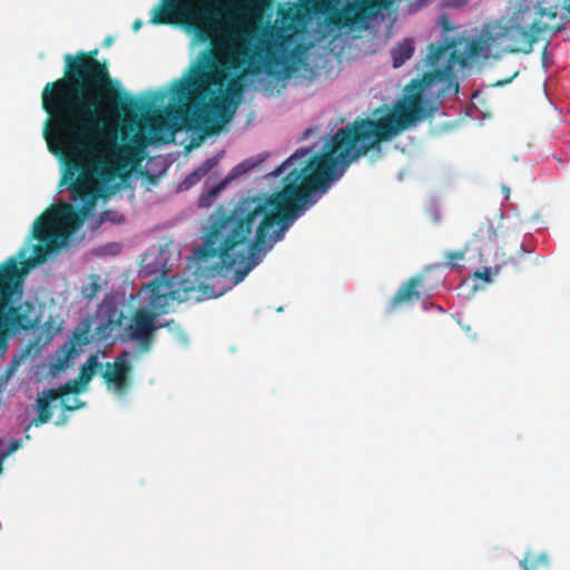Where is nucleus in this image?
I'll list each match as a JSON object with an SVG mask.
<instances>
[{"label":"nucleus","mask_w":570,"mask_h":570,"mask_svg":"<svg viewBox=\"0 0 570 570\" xmlns=\"http://www.w3.org/2000/svg\"><path fill=\"white\" fill-rule=\"evenodd\" d=\"M154 144L150 137L145 136L144 134H135L129 142L124 145H117L112 142L110 147H106L102 150L107 151L108 156L119 168V173L122 176L125 171H127L130 165L138 163L147 146Z\"/></svg>","instance_id":"ddd939ff"},{"label":"nucleus","mask_w":570,"mask_h":570,"mask_svg":"<svg viewBox=\"0 0 570 570\" xmlns=\"http://www.w3.org/2000/svg\"><path fill=\"white\" fill-rule=\"evenodd\" d=\"M414 53V43L412 39H404L399 42L391 50L393 60V68L401 67L406 60H409Z\"/></svg>","instance_id":"412c9836"},{"label":"nucleus","mask_w":570,"mask_h":570,"mask_svg":"<svg viewBox=\"0 0 570 570\" xmlns=\"http://www.w3.org/2000/svg\"><path fill=\"white\" fill-rule=\"evenodd\" d=\"M106 43H107V45H110V43H111V38H107V39H106Z\"/></svg>","instance_id":"473e14b6"},{"label":"nucleus","mask_w":570,"mask_h":570,"mask_svg":"<svg viewBox=\"0 0 570 570\" xmlns=\"http://www.w3.org/2000/svg\"><path fill=\"white\" fill-rule=\"evenodd\" d=\"M226 80V69L212 61L208 66L194 67L187 78L173 83V98L178 104L198 109L196 119L206 135L218 134L237 109V101L227 96L213 97V87L222 90Z\"/></svg>","instance_id":"7ed1b4c3"},{"label":"nucleus","mask_w":570,"mask_h":570,"mask_svg":"<svg viewBox=\"0 0 570 570\" xmlns=\"http://www.w3.org/2000/svg\"><path fill=\"white\" fill-rule=\"evenodd\" d=\"M422 284V276L415 275L409 278L395 293L387 306V312L393 313L401 306L409 304L413 301H419L421 294L419 286Z\"/></svg>","instance_id":"2eb2a0df"},{"label":"nucleus","mask_w":570,"mask_h":570,"mask_svg":"<svg viewBox=\"0 0 570 570\" xmlns=\"http://www.w3.org/2000/svg\"><path fill=\"white\" fill-rule=\"evenodd\" d=\"M16 257H10L0 265V357L8 348V340L18 331L33 328L36 321L31 318L33 306L23 303L9 306L13 296L22 294L24 272L19 268Z\"/></svg>","instance_id":"423d86ee"},{"label":"nucleus","mask_w":570,"mask_h":570,"mask_svg":"<svg viewBox=\"0 0 570 570\" xmlns=\"http://www.w3.org/2000/svg\"><path fill=\"white\" fill-rule=\"evenodd\" d=\"M391 0H353L346 2L342 9L334 11L328 21L338 28L366 29L368 20L380 9L389 8Z\"/></svg>","instance_id":"9d476101"},{"label":"nucleus","mask_w":570,"mask_h":570,"mask_svg":"<svg viewBox=\"0 0 570 570\" xmlns=\"http://www.w3.org/2000/svg\"><path fill=\"white\" fill-rule=\"evenodd\" d=\"M77 213L69 204L52 205L35 222L32 237L39 244L33 245L35 262L42 263L49 250L58 247V239L66 240L76 228Z\"/></svg>","instance_id":"6e6552de"},{"label":"nucleus","mask_w":570,"mask_h":570,"mask_svg":"<svg viewBox=\"0 0 570 570\" xmlns=\"http://www.w3.org/2000/svg\"><path fill=\"white\" fill-rule=\"evenodd\" d=\"M20 448V441H12L10 444H9V448H8V451H7V454H10L14 451H17L18 449Z\"/></svg>","instance_id":"c756f323"},{"label":"nucleus","mask_w":570,"mask_h":570,"mask_svg":"<svg viewBox=\"0 0 570 570\" xmlns=\"http://www.w3.org/2000/svg\"><path fill=\"white\" fill-rule=\"evenodd\" d=\"M501 235V224L495 226L494 223L490 219L482 222L480 227L475 230L474 237L482 244H492Z\"/></svg>","instance_id":"aec40b11"},{"label":"nucleus","mask_w":570,"mask_h":570,"mask_svg":"<svg viewBox=\"0 0 570 570\" xmlns=\"http://www.w3.org/2000/svg\"><path fill=\"white\" fill-rule=\"evenodd\" d=\"M98 49L65 56L62 78L46 83L41 92L42 109L48 115L43 137L50 153L67 155L63 183L73 199L81 203L87 216L99 197L96 177L111 183L121 177L108 154L92 159L102 138V118L117 104L120 92L106 62L97 59Z\"/></svg>","instance_id":"f03ea898"},{"label":"nucleus","mask_w":570,"mask_h":570,"mask_svg":"<svg viewBox=\"0 0 570 570\" xmlns=\"http://www.w3.org/2000/svg\"><path fill=\"white\" fill-rule=\"evenodd\" d=\"M520 566L524 570H539L541 568L548 569L550 566V559L546 552H542L539 556L527 552L524 558L521 560Z\"/></svg>","instance_id":"5701e85b"},{"label":"nucleus","mask_w":570,"mask_h":570,"mask_svg":"<svg viewBox=\"0 0 570 570\" xmlns=\"http://www.w3.org/2000/svg\"><path fill=\"white\" fill-rule=\"evenodd\" d=\"M124 320L125 315L122 311H119L115 306L110 307L108 309L107 318L96 330L99 338H108L114 331H117L122 326Z\"/></svg>","instance_id":"6ab92c4d"},{"label":"nucleus","mask_w":570,"mask_h":570,"mask_svg":"<svg viewBox=\"0 0 570 570\" xmlns=\"http://www.w3.org/2000/svg\"><path fill=\"white\" fill-rule=\"evenodd\" d=\"M272 0H240L230 6L227 12L224 27L237 29L244 39L253 40L257 38L258 24L262 23L264 12Z\"/></svg>","instance_id":"1a4fd4ad"},{"label":"nucleus","mask_w":570,"mask_h":570,"mask_svg":"<svg viewBox=\"0 0 570 570\" xmlns=\"http://www.w3.org/2000/svg\"><path fill=\"white\" fill-rule=\"evenodd\" d=\"M233 3L236 1L219 9L216 0H160L153 10L150 22L156 26L183 27L202 43L209 42L215 35L222 32L233 39H244L237 29H228L223 24Z\"/></svg>","instance_id":"39448f33"},{"label":"nucleus","mask_w":570,"mask_h":570,"mask_svg":"<svg viewBox=\"0 0 570 570\" xmlns=\"http://www.w3.org/2000/svg\"><path fill=\"white\" fill-rule=\"evenodd\" d=\"M92 320L90 317L82 318L72 332L70 338V348L68 356L78 354V348L88 345L91 342Z\"/></svg>","instance_id":"a211bd4d"},{"label":"nucleus","mask_w":570,"mask_h":570,"mask_svg":"<svg viewBox=\"0 0 570 570\" xmlns=\"http://www.w3.org/2000/svg\"><path fill=\"white\" fill-rule=\"evenodd\" d=\"M242 167H245V164H239V166L237 168H242Z\"/></svg>","instance_id":"f704fd0d"},{"label":"nucleus","mask_w":570,"mask_h":570,"mask_svg":"<svg viewBox=\"0 0 570 570\" xmlns=\"http://www.w3.org/2000/svg\"><path fill=\"white\" fill-rule=\"evenodd\" d=\"M505 198H509V189H507Z\"/></svg>","instance_id":"c9c22d12"},{"label":"nucleus","mask_w":570,"mask_h":570,"mask_svg":"<svg viewBox=\"0 0 570 570\" xmlns=\"http://www.w3.org/2000/svg\"><path fill=\"white\" fill-rule=\"evenodd\" d=\"M466 248L454 250V252H448L445 254L446 259V266L454 268L456 266V262L463 261L465 257Z\"/></svg>","instance_id":"bb28decb"},{"label":"nucleus","mask_w":570,"mask_h":570,"mask_svg":"<svg viewBox=\"0 0 570 570\" xmlns=\"http://www.w3.org/2000/svg\"><path fill=\"white\" fill-rule=\"evenodd\" d=\"M150 138L154 144L169 142L173 139L169 125L163 119L150 122Z\"/></svg>","instance_id":"4be33fe9"},{"label":"nucleus","mask_w":570,"mask_h":570,"mask_svg":"<svg viewBox=\"0 0 570 570\" xmlns=\"http://www.w3.org/2000/svg\"><path fill=\"white\" fill-rule=\"evenodd\" d=\"M99 366L101 365L97 355H90L86 363L81 365L78 376L60 386L62 393L77 394L85 390Z\"/></svg>","instance_id":"dca6fc26"},{"label":"nucleus","mask_w":570,"mask_h":570,"mask_svg":"<svg viewBox=\"0 0 570 570\" xmlns=\"http://www.w3.org/2000/svg\"><path fill=\"white\" fill-rule=\"evenodd\" d=\"M252 166H253V165H250V167H252ZM248 168H249V166H248V167H245L243 170H244V171H247V169H248Z\"/></svg>","instance_id":"e433bc0d"},{"label":"nucleus","mask_w":570,"mask_h":570,"mask_svg":"<svg viewBox=\"0 0 570 570\" xmlns=\"http://www.w3.org/2000/svg\"><path fill=\"white\" fill-rule=\"evenodd\" d=\"M26 252H27V249L22 248V249L19 252V255H18V256H19L20 258H23V257H24V255H26Z\"/></svg>","instance_id":"2f4dec72"},{"label":"nucleus","mask_w":570,"mask_h":570,"mask_svg":"<svg viewBox=\"0 0 570 570\" xmlns=\"http://www.w3.org/2000/svg\"><path fill=\"white\" fill-rule=\"evenodd\" d=\"M214 166L213 159H207L204 161L196 170H194L188 177L187 181L195 183L204 177Z\"/></svg>","instance_id":"a878e982"},{"label":"nucleus","mask_w":570,"mask_h":570,"mask_svg":"<svg viewBox=\"0 0 570 570\" xmlns=\"http://www.w3.org/2000/svg\"><path fill=\"white\" fill-rule=\"evenodd\" d=\"M158 317L145 307L135 311L130 323L125 327V334L128 340L138 343L141 352H148L154 343L155 332L163 325L157 324ZM169 325L166 323L164 326Z\"/></svg>","instance_id":"f8f14e48"},{"label":"nucleus","mask_w":570,"mask_h":570,"mask_svg":"<svg viewBox=\"0 0 570 570\" xmlns=\"http://www.w3.org/2000/svg\"><path fill=\"white\" fill-rule=\"evenodd\" d=\"M61 404L65 411H73L85 405V403L79 400H75L73 404H69L65 399L61 400Z\"/></svg>","instance_id":"cd10ccee"},{"label":"nucleus","mask_w":570,"mask_h":570,"mask_svg":"<svg viewBox=\"0 0 570 570\" xmlns=\"http://www.w3.org/2000/svg\"><path fill=\"white\" fill-rule=\"evenodd\" d=\"M261 24H258V32L257 38L253 40L247 39H233L229 38L228 35L222 32L214 36L213 40L218 37L223 36L227 40L232 42H240L239 46L236 47L235 52L237 53V57H234L229 61V68L238 69L243 65H246V68L235 78H232L226 86V89L224 92H222L220 96H227L228 98L233 99L234 101H239L245 86L243 83L244 77L249 75H258L262 71V67L265 62L266 72L272 73V68L274 66L279 65V59L275 55H267L266 60L264 59V51L265 48L262 46V28Z\"/></svg>","instance_id":"0eeeda50"},{"label":"nucleus","mask_w":570,"mask_h":570,"mask_svg":"<svg viewBox=\"0 0 570 570\" xmlns=\"http://www.w3.org/2000/svg\"><path fill=\"white\" fill-rule=\"evenodd\" d=\"M65 395L68 394L62 393L61 387H59L49 390L43 397L38 399V415L32 419L30 425L26 429V432L29 430L31 425L39 426L43 423H47L52 417L50 402L59 397L62 399Z\"/></svg>","instance_id":"f3484780"},{"label":"nucleus","mask_w":570,"mask_h":570,"mask_svg":"<svg viewBox=\"0 0 570 570\" xmlns=\"http://www.w3.org/2000/svg\"><path fill=\"white\" fill-rule=\"evenodd\" d=\"M142 22L140 20L135 21L134 23V30H138L141 27Z\"/></svg>","instance_id":"7c9ffc66"},{"label":"nucleus","mask_w":570,"mask_h":570,"mask_svg":"<svg viewBox=\"0 0 570 570\" xmlns=\"http://www.w3.org/2000/svg\"><path fill=\"white\" fill-rule=\"evenodd\" d=\"M188 281H181L178 288H174V283L168 281L155 279L149 284V312L156 317L169 312L170 302H185L189 298V292L194 291L188 286Z\"/></svg>","instance_id":"9b49d317"},{"label":"nucleus","mask_w":570,"mask_h":570,"mask_svg":"<svg viewBox=\"0 0 570 570\" xmlns=\"http://www.w3.org/2000/svg\"><path fill=\"white\" fill-rule=\"evenodd\" d=\"M539 31L540 22L532 17L531 8L525 6L513 11L507 24L497 22L487 26L479 38L453 40L449 55L452 63L465 67L470 59H489L494 49L498 53H530Z\"/></svg>","instance_id":"20e7f679"},{"label":"nucleus","mask_w":570,"mask_h":570,"mask_svg":"<svg viewBox=\"0 0 570 570\" xmlns=\"http://www.w3.org/2000/svg\"><path fill=\"white\" fill-rule=\"evenodd\" d=\"M474 277L485 281V282H490L491 281V271H490V268H485L484 271L475 272Z\"/></svg>","instance_id":"c85d7f7f"},{"label":"nucleus","mask_w":570,"mask_h":570,"mask_svg":"<svg viewBox=\"0 0 570 570\" xmlns=\"http://www.w3.org/2000/svg\"><path fill=\"white\" fill-rule=\"evenodd\" d=\"M459 91V83H455V92Z\"/></svg>","instance_id":"72a5a7b5"},{"label":"nucleus","mask_w":570,"mask_h":570,"mask_svg":"<svg viewBox=\"0 0 570 570\" xmlns=\"http://www.w3.org/2000/svg\"><path fill=\"white\" fill-rule=\"evenodd\" d=\"M131 372V364L126 358L117 357L115 362H108L106 370L101 374L108 387L124 395L129 387V373Z\"/></svg>","instance_id":"4468645a"},{"label":"nucleus","mask_w":570,"mask_h":570,"mask_svg":"<svg viewBox=\"0 0 570 570\" xmlns=\"http://www.w3.org/2000/svg\"><path fill=\"white\" fill-rule=\"evenodd\" d=\"M100 288L97 275H91L90 282L81 287L80 293L83 298L91 301L99 293Z\"/></svg>","instance_id":"b1692460"},{"label":"nucleus","mask_w":570,"mask_h":570,"mask_svg":"<svg viewBox=\"0 0 570 570\" xmlns=\"http://www.w3.org/2000/svg\"><path fill=\"white\" fill-rule=\"evenodd\" d=\"M429 49L428 65L434 69L413 79L392 111L376 119L356 118L337 129L320 154L312 155L311 148L296 150L271 173L273 177H279L288 170L279 191L243 197L232 209L218 206L209 215L207 232L196 252L202 263L219 259L217 264L204 266L209 275H219L242 265L234 272L233 283L243 282L258 264L259 253L281 240L289 222L307 205L314 204L311 198L315 193H325L353 161L425 117V91L438 82L451 80L455 66L449 55L446 63L438 68L448 46L431 43Z\"/></svg>","instance_id":"f257e3e1"},{"label":"nucleus","mask_w":570,"mask_h":570,"mask_svg":"<svg viewBox=\"0 0 570 570\" xmlns=\"http://www.w3.org/2000/svg\"><path fill=\"white\" fill-rule=\"evenodd\" d=\"M148 106L149 105H147L146 102H144L141 100L128 97L126 99V101L120 105V108L125 112H135L136 114V112H142L145 109H147Z\"/></svg>","instance_id":"393cba45"}]
</instances>
